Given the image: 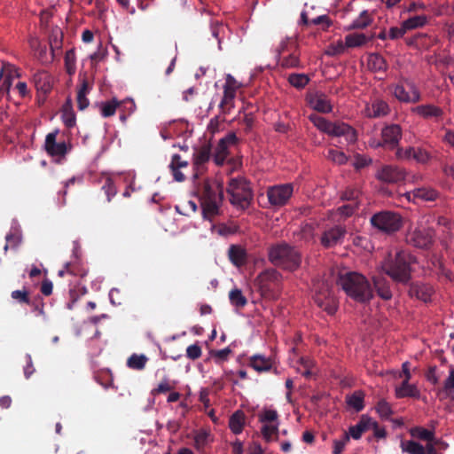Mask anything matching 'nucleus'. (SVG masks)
Instances as JSON below:
<instances>
[{
    "mask_svg": "<svg viewBox=\"0 0 454 454\" xmlns=\"http://www.w3.org/2000/svg\"><path fill=\"white\" fill-rule=\"evenodd\" d=\"M364 395L361 391H356L351 395L347 396V403L356 411L364 409Z\"/></svg>",
    "mask_w": 454,
    "mask_h": 454,
    "instance_id": "nucleus-49",
    "label": "nucleus"
},
{
    "mask_svg": "<svg viewBox=\"0 0 454 454\" xmlns=\"http://www.w3.org/2000/svg\"><path fill=\"white\" fill-rule=\"evenodd\" d=\"M49 44L53 53H59L62 49L63 32L59 27L51 28L49 35Z\"/></svg>",
    "mask_w": 454,
    "mask_h": 454,
    "instance_id": "nucleus-29",
    "label": "nucleus"
},
{
    "mask_svg": "<svg viewBox=\"0 0 454 454\" xmlns=\"http://www.w3.org/2000/svg\"><path fill=\"white\" fill-rule=\"evenodd\" d=\"M147 361L146 356L133 354L128 358L127 365L130 369L140 371L145 367Z\"/></svg>",
    "mask_w": 454,
    "mask_h": 454,
    "instance_id": "nucleus-43",
    "label": "nucleus"
},
{
    "mask_svg": "<svg viewBox=\"0 0 454 454\" xmlns=\"http://www.w3.org/2000/svg\"><path fill=\"white\" fill-rule=\"evenodd\" d=\"M411 112L423 119L439 120L443 116V110L433 104L419 105L411 109Z\"/></svg>",
    "mask_w": 454,
    "mask_h": 454,
    "instance_id": "nucleus-20",
    "label": "nucleus"
},
{
    "mask_svg": "<svg viewBox=\"0 0 454 454\" xmlns=\"http://www.w3.org/2000/svg\"><path fill=\"white\" fill-rule=\"evenodd\" d=\"M427 22L426 15H416L403 21V27L406 30L416 29L424 27Z\"/></svg>",
    "mask_w": 454,
    "mask_h": 454,
    "instance_id": "nucleus-48",
    "label": "nucleus"
},
{
    "mask_svg": "<svg viewBox=\"0 0 454 454\" xmlns=\"http://www.w3.org/2000/svg\"><path fill=\"white\" fill-rule=\"evenodd\" d=\"M293 192V185L290 184L275 185L268 189L267 197L270 205L281 207L288 201Z\"/></svg>",
    "mask_w": 454,
    "mask_h": 454,
    "instance_id": "nucleus-13",
    "label": "nucleus"
},
{
    "mask_svg": "<svg viewBox=\"0 0 454 454\" xmlns=\"http://www.w3.org/2000/svg\"><path fill=\"white\" fill-rule=\"evenodd\" d=\"M410 434L421 441L433 442L434 441L435 433L434 429H427L422 427H411L409 431Z\"/></svg>",
    "mask_w": 454,
    "mask_h": 454,
    "instance_id": "nucleus-35",
    "label": "nucleus"
},
{
    "mask_svg": "<svg viewBox=\"0 0 454 454\" xmlns=\"http://www.w3.org/2000/svg\"><path fill=\"white\" fill-rule=\"evenodd\" d=\"M62 121L67 127H73L75 124V115L73 111L72 99L68 98L62 106Z\"/></svg>",
    "mask_w": 454,
    "mask_h": 454,
    "instance_id": "nucleus-38",
    "label": "nucleus"
},
{
    "mask_svg": "<svg viewBox=\"0 0 454 454\" xmlns=\"http://www.w3.org/2000/svg\"><path fill=\"white\" fill-rule=\"evenodd\" d=\"M228 256L231 262L237 267L244 265L247 262V252L241 246L231 245L228 250Z\"/></svg>",
    "mask_w": 454,
    "mask_h": 454,
    "instance_id": "nucleus-26",
    "label": "nucleus"
},
{
    "mask_svg": "<svg viewBox=\"0 0 454 454\" xmlns=\"http://www.w3.org/2000/svg\"><path fill=\"white\" fill-rule=\"evenodd\" d=\"M193 440L194 447L198 450H203L205 447L211 442L210 434L206 430H200L195 433Z\"/></svg>",
    "mask_w": 454,
    "mask_h": 454,
    "instance_id": "nucleus-47",
    "label": "nucleus"
},
{
    "mask_svg": "<svg viewBox=\"0 0 454 454\" xmlns=\"http://www.w3.org/2000/svg\"><path fill=\"white\" fill-rule=\"evenodd\" d=\"M357 207H358L357 201L348 202L346 205L339 207L336 209V214L339 215L340 217H348L355 213V211L356 210Z\"/></svg>",
    "mask_w": 454,
    "mask_h": 454,
    "instance_id": "nucleus-56",
    "label": "nucleus"
},
{
    "mask_svg": "<svg viewBox=\"0 0 454 454\" xmlns=\"http://www.w3.org/2000/svg\"><path fill=\"white\" fill-rule=\"evenodd\" d=\"M348 442L349 435L347 433H344L340 438L334 439L333 442V453L341 454Z\"/></svg>",
    "mask_w": 454,
    "mask_h": 454,
    "instance_id": "nucleus-58",
    "label": "nucleus"
},
{
    "mask_svg": "<svg viewBox=\"0 0 454 454\" xmlns=\"http://www.w3.org/2000/svg\"><path fill=\"white\" fill-rule=\"evenodd\" d=\"M6 244L4 246V251L9 249L16 250L22 241V234L20 227H13L10 233L5 237Z\"/></svg>",
    "mask_w": 454,
    "mask_h": 454,
    "instance_id": "nucleus-28",
    "label": "nucleus"
},
{
    "mask_svg": "<svg viewBox=\"0 0 454 454\" xmlns=\"http://www.w3.org/2000/svg\"><path fill=\"white\" fill-rule=\"evenodd\" d=\"M290 84L297 89L304 88L309 82V78L305 74H292L288 77Z\"/></svg>",
    "mask_w": 454,
    "mask_h": 454,
    "instance_id": "nucleus-52",
    "label": "nucleus"
},
{
    "mask_svg": "<svg viewBox=\"0 0 454 454\" xmlns=\"http://www.w3.org/2000/svg\"><path fill=\"white\" fill-rule=\"evenodd\" d=\"M400 448L403 452L407 454H426L424 446L413 440L402 441Z\"/></svg>",
    "mask_w": 454,
    "mask_h": 454,
    "instance_id": "nucleus-40",
    "label": "nucleus"
},
{
    "mask_svg": "<svg viewBox=\"0 0 454 454\" xmlns=\"http://www.w3.org/2000/svg\"><path fill=\"white\" fill-rule=\"evenodd\" d=\"M431 156L427 151L420 147H413L412 159L419 163H427L430 160Z\"/></svg>",
    "mask_w": 454,
    "mask_h": 454,
    "instance_id": "nucleus-61",
    "label": "nucleus"
},
{
    "mask_svg": "<svg viewBox=\"0 0 454 454\" xmlns=\"http://www.w3.org/2000/svg\"><path fill=\"white\" fill-rule=\"evenodd\" d=\"M348 49V46L346 45V40L341 41L338 40L333 43H331L327 50L326 54L330 56H335V55H340L345 52V51Z\"/></svg>",
    "mask_w": 454,
    "mask_h": 454,
    "instance_id": "nucleus-54",
    "label": "nucleus"
},
{
    "mask_svg": "<svg viewBox=\"0 0 454 454\" xmlns=\"http://www.w3.org/2000/svg\"><path fill=\"white\" fill-rule=\"evenodd\" d=\"M367 67L373 72H384L387 68V64L381 55L372 53L367 58Z\"/></svg>",
    "mask_w": 454,
    "mask_h": 454,
    "instance_id": "nucleus-33",
    "label": "nucleus"
},
{
    "mask_svg": "<svg viewBox=\"0 0 454 454\" xmlns=\"http://www.w3.org/2000/svg\"><path fill=\"white\" fill-rule=\"evenodd\" d=\"M440 193L435 189L429 186H422L415 188L414 196L418 201H435L439 198Z\"/></svg>",
    "mask_w": 454,
    "mask_h": 454,
    "instance_id": "nucleus-30",
    "label": "nucleus"
},
{
    "mask_svg": "<svg viewBox=\"0 0 454 454\" xmlns=\"http://www.w3.org/2000/svg\"><path fill=\"white\" fill-rule=\"evenodd\" d=\"M381 419H387L393 413L391 405L384 399L380 400L375 407Z\"/></svg>",
    "mask_w": 454,
    "mask_h": 454,
    "instance_id": "nucleus-55",
    "label": "nucleus"
},
{
    "mask_svg": "<svg viewBox=\"0 0 454 454\" xmlns=\"http://www.w3.org/2000/svg\"><path fill=\"white\" fill-rule=\"evenodd\" d=\"M372 22V18L368 11H363L360 15L350 24L348 29H363L370 26Z\"/></svg>",
    "mask_w": 454,
    "mask_h": 454,
    "instance_id": "nucleus-41",
    "label": "nucleus"
},
{
    "mask_svg": "<svg viewBox=\"0 0 454 454\" xmlns=\"http://www.w3.org/2000/svg\"><path fill=\"white\" fill-rule=\"evenodd\" d=\"M268 255L272 264L291 271L298 269L301 262V253L286 243L272 246Z\"/></svg>",
    "mask_w": 454,
    "mask_h": 454,
    "instance_id": "nucleus-4",
    "label": "nucleus"
},
{
    "mask_svg": "<svg viewBox=\"0 0 454 454\" xmlns=\"http://www.w3.org/2000/svg\"><path fill=\"white\" fill-rule=\"evenodd\" d=\"M278 61L281 67L285 68H292L299 67L300 60L296 50L278 57Z\"/></svg>",
    "mask_w": 454,
    "mask_h": 454,
    "instance_id": "nucleus-42",
    "label": "nucleus"
},
{
    "mask_svg": "<svg viewBox=\"0 0 454 454\" xmlns=\"http://www.w3.org/2000/svg\"><path fill=\"white\" fill-rule=\"evenodd\" d=\"M66 269L68 271V274L74 276H79L83 278L87 275L88 271L84 268H82L80 265L75 263H66Z\"/></svg>",
    "mask_w": 454,
    "mask_h": 454,
    "instance_id": "nucleus-64",
    "label": "nucleus"
},
{
    "mask_svg": "<svg viewBox=\"0 0 454 454\" xmlns=\"http://www.w3.org/2000/svg\"><path fill=\"white\" fill-rule=\"evenodd\" d=\"M229 299L231 305L239 309L244 308L247 303V298L239 288H234L230 292Z\"/></svg>",
    "mask_w": 454,
    "mask_h": 454,
    "instance_id": "nucleus-46",
    "label": "nucleus"
},
{
    "mask_svg": "<svg viewBox=\"0 0 454 454\" xmlns=\"http://www.w3.org/2000/svg\"><path fill=\"white\" fill-rule=\"evenodd\" d=\"M381 137L382 143L373 140L370 142V145L372 147H378L384 145H388L391 148L395 147L402 137L401 127L397 124L386 126L382 129Z\"/></svg>",
    "mask_w": 454,
    "mask_h": 454,
    "instance_id": "nucleus-15",
    "label": "nucleus"
},
{
    "mask_svg": "<svg viewBox=\"0 0 454 454\" xmlns=\"http://www.w3.org/2000/svg\"><path fill=\"white\" fill-rule=\"evenodd\" d=\"M28 43L34 56L42 64L48 65L53 61L56 53H53L51 51L48 52L46 45L43 44L39 38L32 36L29 38Z\"/></svg>",
    "mask_w": 454,
    "mask_h": 454,
    "instance_id": "nucleus-17",
    "label": "nucleus"
},
{
    "mask_svg": "<svg viewBox=\"0 0 454 454\" xmlns=\"http://www.w3.org/2000/svg\"><path fill=\"white\" fill-rule=\"evenodd\" d=\"M337 285L345 294L357 302H365L372 298V289L367 278L356 271L340 274Z\"/></svg>",
    "mask_w": 454,
    "mask_h": 454,
    "instance_id": "nucleus-1",
    "label": "nucleus"
},
{
    "mask_svg": "<svg viewBox=\"0 0 454 454\" xmlns=\"http://www.w3.org/2000/svg\"><path fill=\"white\" fill-rule=\"evenodd\" d=\"M376 177L385 183H397L406 178V173L396 166H384L378 170Z\"/></svg>",
    "mask_w": 454,
    "mask_h": 454,
    "instance_id": "nucleus-18",
    "label": "nucleus"
},
{
    "mask_svg": "<svg viewBox=\"0 0 454 454\" xmlns=\"http://www.w3.org/2000/svg\"><path fill=\"white\" fill-rule=\"evenodd\" d=\"M433 293V287L427 284H415L412 285L410 289L411 295L415 296L425 302L430 301Z\"/></svg>",
    "mask_w": 454,
    "mask_h": 454,
    "instance_id": "nucleus-27",
    "label": "nucleus"
},
{
    "mask_svg": "<svg viewBox=\"0 0 454 454\" xmlns=\"http://www.w3.org/2000/svg\"><path fill=\"white\" fill-rule=\"evenodd\" d=\"M245 426V414L242 411H236L229 419V427L235 434H239Z\"/></svg>",
    "mask_w": 454,
    "mask_h": 454,
    "instance_id": "nucleus-32",
    "label": "nucleus"
},
{
    "mask_svg": "<svg viewBox=\"0 0 454 454\" xmlns=\"http://www.w3.org/2000/svg\"><path fill=\"white\" fill-rule=\"evenodd\" d=\"M238 141L239 139L234 132L228 133L219 140L214 153V161L215 164H223L230 153L231 148L236 146Z\"/></svg>",
    "mask_w": 454,
    "mask_h": 454,
    "instance_id": "nucleus-14",
    "label": "nucleus"
},
{
    "mask_svg": "<svg viewBox=\"0 0 454 454\" xmlns=\"http://www.w3.org/2000/svg\"><path fill=\"white\" fill-rule=\"evenodd\" d=\"M258 420L262 424L261 433L267 442L273 440L278 433L279 420L278 413L271 408H264L258 414Z\"/></svg>",
    "mask_w": 454,
    "mask_h": 454,
    "instance_id": "nucleus-10",
    "label": "nucleus"
},
{
    "mask_svg": "<svg viewBox=\"0 0 454 454\" xmlns=\"http://www.w3.org/2000/svg\"><path fill=\"white\" fill-rule=\"evenodd\" d=\"M176 387V382L171 381L168 377H164L158 386L152 390L153 395H157L160 394H165L173 390Z\"/></svg>",
    "mask_w": 454,
    "mask_h": 454,
    "instance_id": "nucleus-50",
    "label": "nucleus"
},
{
    "mask_svg": "<svg viewBox=\"0 0 454 454\" xmlns=\"http://www.w3.org/2000/svg\"><path fill=\"white\" fill-rule=\"evenodd\" d=\"M326 158L339 165L345 164L348 161V157L343 152L333 148L328 149Z\"/></svg>",
    "mask_w": 454,
    "mask_h": 454,
    "instance_id": "nucleus-53",
    "label": "nucleus"
},
{
    "mask_svg": "<svg viewBox=\"0 0 454 454\" xmlns=\"http://www.w3.org/2000/svg\"><path fill=\"white\" fill-rule=\"evenodd\" d=\"M102 190L106 195L107 200L110 201L113 197L117 193V189L114 184V182L111 178H106L105 184L102 186Z\"/></svg>",
    "mask_w": 454,
    "mask_h": 454,
    "instance_id": "nucleus-63",
    "label": "nucleus"
},
{
    "mask_svg": "<svg viewBox=\"0 0 454 454\" xmlns=\"http://www.w3.org/2000/svg\"><path fill=\"white\" fill-rule=\"evenodd\" d=\"M121 102L114 98L111 100L103 101L98 104L100 114L105 117L114 115L116 109L121 106Z\"/></svg>",
    "mask_w": 454,
    "mask_h": 454,
    "instance_id": "nucleus-34",
    "label": "nucleus"
},
{
    "mask_svg": "<svg viewBox=\"0 0 454 454\" xmlns=\"http://www.w3.org/2000/svg\"><path fill=\"white\" fill-rule=\"evenodd\" d=\"M380 268L396 282L407 283L410 280L409 254L404 251H396L395 254L389 253L381 262Z\"/></svg>",
    "mask_w": 454,
    "mask_h": 454,
    "instance_id": "nucleus-3",
    "label": "nucleus"
},
{
    "mask_svg": "<svg viewBox=\"0 0 454 454\" xmlns=\"http://www.w3.org/2000/svg\"><path fill=\"white\" fill-rule=\"evenodd\" d=\"M347 233L344 226L336 225L325 231L321 236L320 242L325 247H332L340 244Z\"/></svg>",
    "mask_w": 454,
    "mask_h": 454,
    "instance_id": "nucleus-16",
    "label": "nucleus"
},
{
    "mask_svg": "<svg viewBox=\"0 0 454 454\" xmlns=\"http://www.w3.org/2000/svg\"><path fill=\"white\" fill-rule=\"evenodd\" d=\"M373 283L377 290L378 294L384 300H389L392 297V293L388 286H384L381 281L376 278H373Z\"/></svg>",
    "mask_w": 454,
    "mask_h": 454,
    "instance_id": "nucleus-60",
    "label": "nucleus"
},
{
    "mask_svg": "<svg viewBox=\"0 0 454 454\" xmlns=\"http://www.w3.org/2000/svg\"><path fill=\"white\" fill-rule=\"evenodd\" d=\"M372 39L363 33H353L348 34L345 36L346 45L348 48H356L364 45L367 42Z\"/></svg>",
    "mask_w": 454,
    "mask_h": 454,
    "instance_id": "nucleus-36",
    "label": "nucleus"
},
{
    "mask_svg": "<svg viewBox=\"0 0 454 454\" xmlns=\"http://www.w3.org/2000/svg\"><path fill=\"white\" fill-rule=\"evenodd\" d=\"M309 119L320 131L329 136L344 137L348 144H354L357 139L356 130L344 122H332L315 114H310Z\"/></svg>",
    "mask_w": 454,
    "mask_h": 454,
    "instance_id": "nucleus-5",
    "label": "nucleus"
},
{
    "mask_svg": "<svg viewBox=\"0 0 454 454\" xmlns=\"http://www.w3.org/2000/svg\"><path fill=\"white\" fill-rule=\"evenodd\" d=\"M434 231L431 228H427L422 224L411 229L407 233L406 239L408 243L419 248H427L433 242Z\"/></svg>",
    "mask_w": 454,
    "mask_h": 454,
    "instance_id": "nucleus-11",
    "label": "nucleus"
},
{
    "mask_svg": "<svg viewBox=\"0 0 454 454\" xmlns=\"http://www.w3.org/2000/svg\"><path fill=\"white\" fill-rule=\"evenodd\" d=\"M315 303L332 315L337 310V301L333 296L329 283L324 280H317L313 285Z\"/></svg>",
    "mask_w": 454,
    "mask_h": 454,
    "instance_id": "nucleus-7",
    "label": "nucleus"
},
{
    "mask_svg": "<svg viewBox=\"0 0 454 454\" xmlns=\"http://www.w3.org/2000/svg\"><path fill=\"white\" fill-rule=\"evenodd\" d=\"M280 274L274 269L262 271L256 278L257 284L262 289L269 290L280 281Z\"/></svg>",
    "mask_w": 454,
    "mask_h": 454,
    "instance_id": "nucleus-22",
    "label": "nucleus"
},
{
    "mask_svg": "<svg viewBox=\"0 0 454 454\" xmlns=\"http://www.w3.org/2000/svg\"><path fill=\"white\" fill-rule=\"evenodd\" d=\"M393 96L402 103H417L421 100V94L416 84L409 79H402L390 87Z\"/></svg>",
    "mask_w": 454,
    "mask_h": 454,
    "instance_id": "nucleus-9",
    "label": "nucleus"
},
{
    "mask_svg": "<svg viewBox=\"0 0 454 454\" xmlns=\"http://www.w3.org/2000/svg\"><path fill=\"white\" fill-rule=\"evenodd\" d=\"M232 350L228 347L220 350H212L210 355L215 364H222L229 359Z\"/></svg>",
    "mask_w": 454,
    "mask_h": 454,
    "instance_id": "nucleus-57",
    "label": "nucleus"
},
{
    "mask_svg": "<svg viewBox=\"0 0 454 454\" xmlns=\"http://www.w3.org/2000/svg\"><path fill=\"white\" fill-rule=\"evenodd\" d=\"M75 53L74 50H69L66 52L65 55V66L67 68V72L69 74H72L75 72Z\"/></svg>",
    "mask_w": 454,
    "mask_h": 454,
    "instance_id": "nucleus-62",
    "label": "nucleus"
},
{
    "mask_svg": "<svg viewBox=\"0 0 454 454\" xmlns=\"http://www.w3.org/2000/svg\"><path fill=\"white\" fill-rule=\"evenodd\" d=\"M294 50H296L294 42L290 38H286L279 43L278 48V57H281L293 51Z\"/></svg>",
    "mask_w": 454,
    "mask_h": 454,
    "instance_id": "nucleus-59",
    "label": "nucleus"
},
{
    "mask_svg": "<svg viewBox=\"0 0 454 454\" xmlns=\"http://www.w3.org/2000/svg\"><path fill=\"white\" fill-rule=\"evenodd\" d=\"M59 130L49 133L44 141V150L51 157L64 158L71 150V145L66 141H57Z\"/></svg>",
    "mask_w": 454,
    "mask_h": 454,
    "instance_id": "nucleus-12",
    "label": "nucleus"
},
{
    "mask_svg": "<svg viewBox=\"0 0 454 454\" xmlns=\"http://www.w3.org/2000/svg\"><path fill=\"white\" fill-rule=\"evenodd\" d=\"M364 112L366 117L379 118L387 115L390 112V107L386 101L377 98L366 104Z\"/></svg>",
    "mask_w": 454,
    "mask_h": 454,
    "instance_id": "nucleus-19",
    "label": "nucleus"
},
{
    "mask_svg": "<svg viewBox=\"0 0 454 454\" xmlns=\"http://www.w3.org/2000/svg\"><path fill=\"white\" fill-rule=\"evenodd\" d=\"M410 380L404 379L400 386L395 387V395L396 398L413 397L419 398L420 392L416 385L411 384Z\"/></svg>",
    "mask_w": 454,
    "mask_h": 454,
    "instance_id": "nucleus-24",
    "label": "nucleus"
},
{
    "mask_svg": "<svg viewBox=\"0 0 454 454\" xmlns=\"http://www.w3.org/2000/svg\"><path fill=\"white\" fill-rule=\"evenodd\" d=\"M34 82L37 91L46 94L52 88L53 79L46 71H38L34 74Z\"/></svg>",
    "mask_w": 454,
    "mask_h": 454,
    "instance_id": "nucleus-25",
    "label": "nucleus"
},
{
    "mask_svg": "<svg viewBox=\"0 0 454 454\" xmlns=\"http://www.w3.org/2000/svg\"><path fill=\"white\" fill-rule=\"evenodd\" d=\"M200 200L205 218L218 215L223 200V185L215 179H207L200 189Z\"/></svg>",
    "mask_w": 454,
    "mask_h": 454,
    "instance_id": "nucleus-2",
    "label": "nucleus"
},
{
    "mask_svg": "<svg viewBox=\"0 0 454 454\" xmlns=\"http://www.w3.org/2000/svg\"><path fill=\"white\" fill-rule=\"evenodd\" d=\"M237 90L223 88V96L220 102V107L223 112L230 111L234 107L233 100L236 97Z\"/></svg>",
    "mask_w": 454,
    "mask_h": 454,
    "instance_id": "nucleus-45",
    "label": "nucleus"
},
{
    "mask_svg": "<svg viewBox=\"0 0 454 454\" xmlns=\"http://www.w3.org/2000/svg\"><path fill=\"white\" fill-rule=\"evenodd\" d=\"M2 79H4L3 86H4L7 98H10L12 82L20 77L18 69L12 64L2 60Z\"/></svg>",
    "mask_w": 454,
    "mask_h": 454,
    "instance_id": "nucleus-21",
    "label": "nucleus"
},
{
    "mask_svg": "<svg viewBox=\"0 0 454 454\" xmlns=\"http://www.w3.org/2000/svg\"><path fill=\"white\" fill-rule=\"evenodd\" d=\"M309 106L316 111L321 113H330L333 109L328 98L323 93H314L309 96Z\"/></svg>",
    "mask_w": 454,
    "mask_h": 454,
    "instance_id": "nucleus-23",
    "label": "nucleus"
},
{
    "mask_svg": "<svg viewBox=\"0 0 454 454\" xmlns=\"http://www.w3.org/2000/svg\"><path fill=\"white\" fill-rule=\"evenodd\" d=\"M89 91V82L86 79H82L77 91V104L80 110H84L89 106V99L86 98Z\"/></svg>",
    "mask_w": 454,
    "mask_h": 454,
    "instance_id": "nucleus-39",
    "label": "nucleus"
},
{
    "mask_svg": "<svg viewBox=\"0 0 454 454\" xmlns=\"http://www.w3.org/2000/svg\"><path fill=\"white\" fill-rule=\"evenodd\" d=\"M314 362L309 357H301L297 372L305 378H310L314 374Z\"/></svg>",
    "mask_w": 454,
    "mask_h": 454,
    "instance_id": "nucleus-44",
    "label": "nucleus"
},
{
    "mask_svg": "<svg viewBox=\"0 0 454 454\" xmlns=\"http://www.w3.org/2000/svg\"><path fill=\"white\" fill-rule=\"evenodd\" d=\"M369 423H372V419L363 416L356 425L349 427L348 433H347L349 438L352 437L356 440L360 439L363 433L369 429Z\"/></svg>",
    "mask_w": 454,
    "mask_h": 454,
    "instance_id": "nucleus-31",
    "label": "nucleus"
},
{
    "mask_svg": "<svg viewBox=\"0 0 454 454\" xmlns=\"http://www.w3.org/2000/svg\"><path fill=\"white\" fill-rule=\"evenodd\" d=\"M227 192L230 202L237 208L248 207L253 200V192L250 184L244 177H236L230 180Z\"/></svg>",
    "mask_w": 454,
    "mask_h": 454,
    "instance_id": "nucleus-6",
    "label": "nucleus"
},
{
    "mask_svg": "<svg viewBox=\"0 0 454 454\" xmlns=\"http://www.w3.org/2000/svg\"><path fill=\"white\" fill-rule=\"evenodd\" d=\"M210 148L207 146L200 147L193 155V163L196 166L203 165L210 159Z\"/></svg>",
    "mask_w": 454,
    "mask_h": 454,
    "instance_id": "nucleus-51",
    "label": "nucleus"
},
{
    "mask_svg": "<svg viewBox=\"0 0 454 454\" xmlns=\"http://www.w3.org/2000/svg\"><path fill=\"white\" fill-rule=\"evenodd\" d=\"M250 365L256 372H267L271 368L272 362L263 356L254 355L250 358Z\"/></svg>",
    "mask_w": 454,
    "mask_h": 454,
    "instance_id": "nucleus-37",
    "label": "nucleus"
},
{
    "mask_svg": "<svg viewBox=\"0 0 454 454\" xmlns=\"http://www.w3.org/2000/svg\"><path fill=\"white\" fill-rule=\"evenodd\" d=\"M373 228L384 233H393L402 227V217L392 211H380L370 219Z\"/></svg>",
    "mask_w": 454,
    "mask_h": 454,
    "instance_id": "nucleus-8",
    "label": "nucleus"
}]
</instances>
